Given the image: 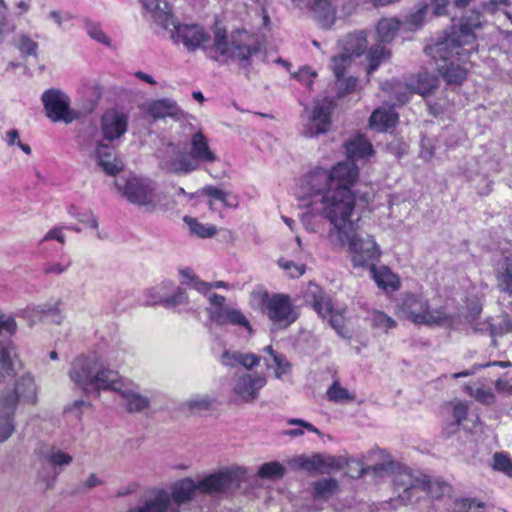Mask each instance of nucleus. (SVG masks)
Instances as JSON below:
<instances>
[{
    "mask_svg": "<svg viewBox=\"0 0 512 512\" xmlns=\"http://www.w3.org/2000/svg\"><path fill=\"white\" fill-rule=\"evenodd\" d=\"M141 2L153 20L170 31L172 42L175 45H182L188 52L201 49L214 61L219 63L238 61L242 67H247L250 60L259 53L260 44L245 30L233 31L228 37L226 30L217 29L211 43L209 32L201 25L178 23L166 1L141 0Z\"/></svg>",
    "mask_w": 512,
    "mask_h": 512,
    "instance_id": "nucleus-1",
    "label": "nucleus"
},
{
    "mask_svg": "<svg viewBox=\"0 0 512 512\" xmlns=\"http://www.w3.org/2000/svg\"><path fill=\"white\" fill-rule=\"evenodd\" d=\"M330 176L325 173L316 174L306 184V191H312L313 209L328 217L331 229L329 241L337 247H346L348 251L366 256H378L379 246L368 234L357 233V223L353 220L355 196L345 186L333 194L323 192Z\"/></svg>",
    "mask_w": 512,
    "mask_h": 512,
    "instance_id": "nucleus-2",
    "label": "nucleus"
},
{
    "mask_svg": "<svg viewBox=\"0 0 512 512\" xmlns=\"http://www.w3.org/2000/svg\"><path fill=\"white\" fill-rule=\"evenodd\" d=\"M482 27L481 14L475 10L466 12L459 24L443 40L425 48L437 69L449 85H458L465 78L471 54L476 51V31Z\"/></svg>",
    "mask_w": 512,
    "mask_h": 512,
    "instance_id": "nucleus-3",
    "label": "nucleus"
},
{
    "mask_svg": "<svg viewBox=\"0 0 512 512\" xmlns=\"http://www.w3.org/2000/svg\"><path fill=\"white\" fill-rule=\"evenodd\" d=\"M320 173H325L330 176L326 187L323 189V192L327 194L335 193L342 186H345L348 191H351V187L357 181V169L348 162H339L333 166L331 170L316 168L301 178L297 185L295 194L301 202V206L307 208V211L301 214V222L305 229L310 232L317 231L321 217L328 220V217L324 213L317 212L313 209V193H311L312 191H306V184L308 181L313 176Z\"/></svg>",
    "mask_w": 512,
    "mask_h": 512,
    "instance_id": "nucleus-4",
    "label": "nucleus"
},
{
    "mask_svg": "<svg viewBox=\"0 0 512 512\" xmlns=\"http://www.w3.org/2000/svg\"><path fill=\"white\" fill-rule=\"evenodd\" d=\"M74 113L79 121L76 131V144L83 161L90 165L96 161V125L93 114L96 108L94 88H82Z\"/></svg>",
    "mask_w": 512,
    "mask_h": 512,
    "instance_id": "nucleus-5",
    "label": "nucleus"
},
{
    "mask_svg": "<svg viewBox=\"0 0 512 512\" xmlns=\"http://www.w3.org/2000/svg\"><path fill=\"white\" fill-rule=\"evenodd\" d=\"M38 387L34 376L27 372L15 382L14 390L0 392V442L6 441L14 431L13 414L18 401L35 405Z\"/></svg>",
    "mask_w": 512,
    "mask_h": 512,
    "instance_id": "nucleus-6",
    "label": "nucleus"
},
{
    "mask_svg": "<svg viewBox=\"0 0 512 512\" xmlns=\"http://www.w3.org/2000/svg\"><path fill=\"white\" fill-rule=\"evenodd\" d=\"M115 186L129 202L145 212L167 209L166 194L158 190L155 183L149 179L130 174L116 178Z\"/></svg>",
    "mask_w": 512,
    "mask_h": 512,
    "instance_id": "nucleus-7",
    "label": "nucleus"
},
{
    "mask_svg": "<svg viewBox=\"0 0 512 512\" xmlns=\"http://www.w3.org/2000/svg\"><path fill=\"white\" fill-rule=\"evenodd\" d=\"M394 485L397 489L403 488L399 498L404 504L416 503L425 496L439 499L450 489L446 482L432 480L427 475L413 477L409 472L399 473L394 478Z\"/></svg>",
    "mask_w": 512,
    "mask_h": 512,
    "instance_id": "nucleus-8",
    "label": "nucleus"
},
{
    "mask_svg": "<svg viewBox=\"0 0 512 512\" xmlns=\"http://www.w3.org/2000/svg\"><path fill=\"white\" fill-rule=\"evenodd\" d=\"M258 297L261 312L278 328L286 329L299 318V312L290 295L285 293L270 295L267 291H263L258 294Z\"/></svg>",
    "mask_w": 512,
    "mask_h": 512,
    "instance_id": "nucleus-9",
    "label": "nucleus"
},
{
    "mask_svg": "<svg viewBox=\"0 0 512 512\" xmlns=\"http://www.w3.org/2000/svg\"><path fill=\"white\" fill-rule=\"evenodd\" d=\"M396 315H403L416 325L433 326L440 324L444 317L430 308L429 300L422 294L407 292L396 306Z\"/></svg>",
    "mask_w": 512,
    "mask_h": 512,
    "instance_id": "nucleus-10",
    "label": "nucleus"
},
{
    "mask_svg": "<svg viewBox=\"0 0 512 512\" xmlns=\"http://www.w3.org/2000/svg\"><path fill=\"white\" fill-rule=\"evenodd\" d=\"M334 103L328 98L314 101L312 107H306L301 114V133L307 138L327 133L331 128V115Z\"/></svg>",
    "mask_w": 512,
    "mask_h": 512,
    "instance_id": "nucleus-11",
    "label": "nucleus"
},
{
    "mask_svg": "<svg viewBox=\"0 0 512 512\" xmlns=\"http://www.w3.org/2000/svg\"><path fill=\"white\" fill-rule=\"evenodd\" d=\"M41 100L48 119L52 122L71 124L76 121L70 97L62 90L51 88L43 92Z\"/></svg>",
    "mask_w": 512,
    "mask_h": 512,
    "instance_id": "nucleus-12",
    "label": "nucleus"
},
{
    "mask_svg": "<svg viewBox=\"0 0 512 512\" xmlns=\"http://www.w3.org/2000/svg\"><path fill=\"white\" fill-rule=\"evenodd\" d=\"M68 374L79 389L86 393L96 391V359L94 356L76 357L71 363Z\"/></svg>",
    "mask_w": 512,
    "mask_h": 512,
    "instance_id": "nucleus-13",
    "label": "nucleus"
},
{
    "mask_svg": "<svg viewBox=\"0 0 512 512\" xmlns=\"http://www.w3.org/2000/svg\"><path fill=\"white\" fill-rule=\"evenodd\" d=\"M187 152L195 171L213 165L220 160L217 152L210 146L209 139L201 130L191 134Z\"/></svg>",
    "mask_w": 512,
    "mask_h": 512,
    "instance_id": "nucleus-14",
    "label": "nucleus"
},
{
    "mask_svg": "<svg viewBox=\"0 0 512 512\" xmlns=\"http://www.w3.org/2000/svg\"><path fill=\"white\" fill-rule=\"evenodd\" d=\"M438 86V79L426 71L418 73L408 84L397 83L394 90V99L399 104L406 103L413 93L427 96Z\"/></svg>",
    "mask_w": 512,
    "mask_h": 512,
    "instance_id": "nucleus-15",
    "label": "nucleus"
},
{
    "mask_svg": "<svg viewBox=\"0 0 512 512\" xmlns=\"http://www.w3.org/2000/svg\"><path fill=\"white\" fill-rule=\"evenodd\" d=\"M159 166L162 170L175 174L186 175L195 171L188 152L174 143H168L160 152Z\"/></svg>",
    "mask_w": 512,
    "mask_h": 512,
    "instance_id": "nucleus-16",
    "label": "nucleus"
},
{
    "mask_svg": "<svg viewBox=\"0 0 512 512\" xmlns=\"http://www.w3.org/2000/svg\"><path fill=\"white\" fill-rule=\"evenodd\" d=\"M129 115L122 108L107 109L101 117L103 138L109 142L120 139L128 131Z\"/></svg>",
    "mask_w": 512,
    "mask_h": 512,
    "instance_id": "nucleus-17",
    "label": "nucleus"
},
{
    "mask_svg": "<svg viewBox=\"0 0 512 512\" xmlns=\"http://www.w3.org/2000/svg\"><path fill=\"white\" fill-rule=\"evenodd\" d=\"M300 9L308 10L324 28H330L336 21L335 0H292Z\"/></svg>",
    "mask_w": 512,
    "mask_h": 512,
    "instance_id": "nucleus-18",
    "label": "nucleus"
},
{
    "mask_svg": "<svg viewBox=\"0 0 512 512\" xmlns=\"http://www.w3.org/2000/svg\"><path fill=\"white\" fill-rule=\"evenodd\" d=\"M299 468L309 472L324 474L331 470H341L343 462L340 458L325 455L322 453H314L311 456L301 455L296 459Z\"/></svg>",
    "mask_w": 512,
    "mask_h": 512,
    "instance_id": "nucleus-19",
    "label": "nucleus"
},
{
    "mask_svg": "<svg viewBox=\"0 0 512 512\" xmlns=\"http://www.w3.org/2000/svg\"><path fill=\"white\" fill-rule=\"evenodd\" d=\"M173 283L170 281L162 282L158 287L152 288L148 291L146 304L157 305L161 304L164 307H176L186 301L185 291L178 287L171 295L167 292L172 288Z\"/></svg>",
    "mask_w": 512,
    "mask_h": 512,
    "instance_id": "nucleus-20",
    "label": "nucleus"
},
{
    "mask_svg": "<svg viewBox=\"0 0 512 512\" xmlns=\"http://www.w3.org/2000/svg\"><path fill=\"white\" fill-rule=\"evenodd\" d=\"M233 485H239L238 471H223L211 474L197 483L198 491L204 494L224 492Z\"/></svg>",
    "mask_w": 512,
    "mask_h": 512,
    "instance_id": "nucleus-21",
    "label": "nucleus"
},
{
    "mask_svg": "<svg viewBox=\"0 0 512 512\" xmlns=\"http://www.w3.org/2000/svg\"><path fill=\"white\" fill-rule=\"evenodd\" d=\"M209 318L212 322L217 325H234L245 328L249 333L253 331L252 326L244 315V313L238 309L231 308L229 306L213 307L208 310Z\"/></svg>",
    "mask_w": 512,
    "mask_h": 512,
    "instance_id": "nucleus-22",
    "label": "nucleus"
},
{
    "mask_svg": "<svg viewBox=\"0 0 512 512\" xmlns=\"http://www.w3.org/2000/svg\"><path fill=\"white\" fill-rule=\"evenodd\" d=\"M266 383V377L263 375L243 374L236 379L233 390L243 401L252 402Z\"/></svg>",
    "mask_w": 512,
    "mask_h": 512,
    "instance_id": "nucleus-23",
    "label": "nucleus"
},
{
    "mask_svg": "<svg viewBox=\"0 0 512 512\" xmlns=\"http://www.w3.org/2000/svg\"><path fill=\"white\" fill-rule=\"evenodd\" d=\"M352 57L349 54L342 53L340 55L334 56L331 59L330 67L333 71L336 84L341 94L350 92L355 89L357 80L354 77L345 78L346 70L351 65Z\"/></svg>",
    "mask_w": 512,
    "mask_h": 512,
    "instance_id": "nucleus-24",
    "label": "nucleus"
},
{
    "mask_svg": "<svg viewBox=\"0 0 512 512\" xmlns=\"http://www.w3.org/2000/svg\"><path fill=\"white\" fill-rule=\"evenodd\" d=\"M305 301L323 319L332 311V301L318 284L310 281L303 295Z\"/></svg>",
    "mask_w": 512,
    "mask_h": 512,
    "instance_id": "nucleus-25",
    "label": "nucleus"
},
{
    "mask_svg": "<svg viewBox=\"0 0 512 512\" xmlns=\"http://www.w3.org/2000/svg\"><path fill=\"white\" fill-rule=\"evenodd\" d=\"M372 279L377 284L378 288L384 291L395 292L401 286L400 277L393 273L392 270L385 265L377 266L372 264L369 268Z\"/></svg>",
    "mask_w": 512,
    "mask_h": 512,
    "instance_id": "nucleus-26",
    "label": "nucleus"
},
{
    "mask_svg": "<svg viewBox=\"0 0 512 512\" xmlns=\"http://www.w3.org/2000/svg\"><path fill=\"white\" fill-rule=\"evenodd\" d=\"M346 152L349 160L346 162L352 164L358 169V167L354 164L355 160L364 159L373 153L372 144L365 139L363 136L357 135L346 142L345 144ZM359 176V170H357V177Z\"/></svg>",
    "mask_w": 512,
    "mask_h": 512,
    "instance_id": "nucleus-27",
    "label": "nucleus"
},
{
    "mask_svg": "<svg viewBox=\"0 0 512 512\" xmlns=\"http://www.w3.org/2000/svg\"><path fill=\"white\" fill-rule=\"evenodd\" d=\"M398 121V114L393 107H380L373 111L370 116L369 124L372 129L384 132L395 126Z\"/></svg>",
    "mask_w": 512,
    "mask_h": 512,
    "instance_id": "nucleus-28",
    "label": "nucleus"
},
{
    "mask_svg": "<svg viewBox=\"0 0 512 512\" xmlns=\"http://www.w3.org/2000/svg\"><path fill=\"white\" fill-rule=\"evenodd\" d=\"M338 43L344 53L360 56L367 48V34L365 31L350 33Z\"/></svg>",
    "mask_w": 512,
    "mask_h": 512,
    "instance_id": "nucleus-29",
    "label": "nucleus"
},
{
    "mask_svg": "<svg viewBox=\"0 0 512 512\" xmlns=\"http://www.w3.org/2000/svg\"><path fill=\"white\" fill-rule=\"evenodd\" d=\"M147 111L154 119L177 117L180 114L176 102L168 98L153 101L149 104Z\"/></svg>",
    "mask_w": 512,
    "mask_h": 512,
    "instance_id": "nucleus-30",
    "label": "nucleus"
},
{
    "mask_svg": "<svg viewBox=\"0 0 512 512\" xmlns=\"http://www.w3.org/2000/svg\"><path fill=\"white\" fill-rule=\"evenodd\" d=\"M198 491L197 483L190 478H185L177 482L172 487V499L177 504H183L193 499Z\"/></svg>",
    "mask_w": 512,
    "mask_h": 512,
    "instance_id": "nucleus-31",
    "label": "nucleus"
},
{
    "mask_svg": "<svg viewBox=\"0 0 512 512\" xmlns=\"http://www.w3.org/2000/svg\"><path fill=\"white\" fill-rule=\"evenodd\" d=\"M0 365L7 375H11L21 368L16 348L11 342L3 344L0 347Z\"/></svg>",
    "mask_w": 512,
    "mask_h": 512,
    "instance_id": "nucleus-32",
    "label": "nucleus"
},
{
    "mask_svg": "<svg viewBox=\"0 0 512 512\" xmlns=\"http://www.w3.org/2000/svg\"><path fill=\"white\" fill-rule=\"evenodd\" d=\"M401 22L397 18H382L376 25L377 39L380 43L391 42L397 34Z\"/></svg>",
    "mask_w": 512,
    "mask_h": 512,
    "instance_id": "nucleus-33",
    "label": "nucleus"
},
{
    "mask_svg": "<svg viewBox=\"0 0 512 512\" xmlns=\"http://www.w3.org/2000/svg\"><path fill=\"white\" fill-rule=\"evenodd\" d=\"M463 391L484 405H491L495 402V395L490 387L480 383L466 384Z\"/></svg>",
    "mask_w": 512,
    "mask_h": 512,
    "instance_id": "nucleus-34",
    "label": "nucleus"
},
{
    "mask_svg": "<svg viewBox=\"0 0 512 512\" xmlns=\"http://www.w3.org/2000/svg\"><path fill=\"white\" fill-rule=\"evenodd\" d=\"M326 397L330 402L343 404L355 401L356 394L344 388L339 380H334L326 391Z\"/></svg>",
    "mask_w": 512,
    "mask_h": 512,
    "instance_id": "nucleus-35",
    "label": "nucleus"
},
{
    "mask_svg": "<svg viewBox=\"0 0 512 512\" xmlns=\"http://www.w3.org/2000/svg\"><path fill=\"white\" fill-rule=\"evenodd\" d=\"M126 401L125 407L128 412H141L149 407V399L136 392L130 390H122L119 392Z\"/></svg>",
    "mask_w": 512,
    "mask_h": 512,
    "instance_id": "nucleus-36",
    "label": "nucleus"
},
{
    "mask_svg": "<svg viewBox=\"0 0 512 512\" xmlns=\"http://www.w3.org/2000/svg\"><path fill=\"white\" fill-rule=\"evenodd\" d=\"M98 166H101L108 175H116L123 169L122 160L111 152L102 153L98 144Z\"/></svg>",
    "mask_w": 512,
    "mask_h": 512,
    "instance_id": "nucleus-37",
    "label": "nucleus"
},
{
    "mask_svg": "<svg viewBox=\"0 0 512 512\" xmlns=\"http://www.w3.org/2000/svg\"><path fill=\"white\" fill-rule=\"evenodd\" d=\"M123 383L119 380L116 371L98 368V391L100 389H110L120 392Z\"/></svg>",
    "mask_w": 512,
    "mask_h": 512,
    "instance_id": "nucleus-38",
    "label": "nucleus"
},
{
    "mask_svg": "<svg viewBox=\"0 0 512 512\" xmlns=\"http://www.w3.org/2000/svg\"><path fill=\"white\" fill-rule=\"evenodd\" d=\"M339 484L338 481L334 478H325L316 481L313 484V497L314 498H322L329 499L332 497L338 490Z\"/></svg>",
    "mask_w": 512,
    "mask_h": 512,
    "instance_id": "nucleus-39",
    "label": "nucleus"
},
{
    "mask_svg": "<svg viewBox=\"0 0 512 512\" xmlns=\"http://www.w3.org/2000/svg\"><path fill=\"white\" fill-rule=\"evenodd\" d=\"M183 220L188 226L190 233L197 237L209 238L217 232L215 225L201 223L196 218L185 216Z\"/></svg>",
    "mask_w": 512,
    "mask_h": 512,
    "instance_id": "nucleus-40",
    "label": "nucleus"
},
{
    "mask_svg": "<svg viewBox=\"0 0 512 512\" xmlns=\"http://www.w3.org/2000/svg\"><path fill=\"white\" fill-rule=\"evenodd\" d=\"M368 74L373 73L378 66L390 57V51L382 43L373 46L368 52Z\"/></svg>",
    "mask_w": 512,
    "mask_h": 512,
    "instance_id": "nucleus-41",
    "label": "nucleus"
},
{
    "mask_svg": "<svg viewBox=\"0 0 512 512\" xmlns=\"http://www.w3.org/2000/svg\"><path fill=\"white\" fill-rule=\"evenodd\" d=\"M490 466L494 471L500 472L507 477H512V458L508 452H495Z\"/></svg>",
    "mask_w": 512,
    "mask_h": 512,
    "instance_id": "nucleus-42",
    "label": "nucleus"
},
{
    "mask_svg": "<svg viewBox=\"0 0 512 512\" xmlns=\"http://www.w3.org/2000/svg\"><path fill=\"white\" fill-rule=\"evenodd\" d=\"M33 313L35 316L39 317V319L50 318L52 322L57 324L61 323L63 318L59 310V301L40 304L33 309Z\"/></svg>",
    "mask_w": 512,
    "mask_h": 512,
    "instance_id": "nucleus-43",
    "label": "nucleus"
},
{
    "mask_svg": "<svg viewBox=\"0 0 512 512\" xmlns=\"http://www.w3.org/2000/svg\"><path fill=\"white\" fill-rule=\"evenodd\" d=\"M43 459L54 468H62L72 462V457L60 449L51 448L43 455Z\"/></svg>",
    "mask_w": 512,
    "mask_h": 512,
    "instance_id": "nucleus-44",
    "label": "nucleus"
},
{
    "mask_svg": "<svg viewBox=\"0 0 512 512\" xmlns=\"http://www.w3.org/2000/svg\"><path fill=\"white\" fill-rule=\"evenodd\" d=\"M500 290L512 295V259L505 258L502 271L497 276Z\"/></svg>",
    "mask_w": 512,
    "mask_h": 512,
    "instance_id": "nucleus-45",
    "label": "nucleus"
},
{
    "mask_svg": "<svg viewBox=\"0 0 512 512\" xmlns=\"http://www.w3.org/2000/svg\"><path fill=\"white\" fill-rule=\"evenodd\" d=\"M285 474V467L278 461L266 462L258 470V476L262 479L282 478Z\"/></svg>",
    "mask_w": 512,
    "mask_h": 512,
    "instance_id": "nucleus-46",
    "label": "nucleus"
},
{
    "mask_svg": "<svg viewBox=\"0 0 512 512\" xmlns=\"http://www.w3.org/2000/svg\"><path fill=\"white\" fill-rule=\"evenodd\" d=\"M428 13V4L421 2L417 5L415 11L409 13L405 18V23L410 29H418L422 26Z\"/></svg>",
    "mask_w": 512,
    "mask_h": 512,
    "instance_id": "nucleus-47",
    "label": "nucleus"
},
{
    "mask_svg": "<svg viewBox=\"0 0 512 512\" xmlns=\"http://www.w3.org/2000/svg\"><path fill=\"white\" fill-rule=\"evenodd\" d=\"M170 504V498L164 491L159 493L154 499L147 501L143 508L146 512H166Z\"/></svg>",
    "mask_w": 512,
    "mask_h": 512,
    "instance_id": "nucleus-48",
    "label": "nucleus"
},
{
    "mask_svg": "<svg viewBox=\"0 0 512 512\" xmlns=\"http://www.w3.org/2000/svg\"><path fill=\"white\" fill-rule=\"evenodd\" d=\"M372 326L388 332L390 329L396 328L397 322L385 312L376 310L372 314Z\"/></svg>",
    "mask_w": 512,
    "mask_h": 512,
    "instance_id": "nucleus-49",
    "label": "nucleus"
},
{
    "mask_svg": "<svg viewBox=\"0 0 512 512\" xmlns=\"http://www.w3.org/2000/svg\"><path fill=\"white\" fill-rule=\"evenodd\" d=\"M278 265L286 271L287 275L291 278H299L306 271V265L303 263H297L286 258H279Z\"/></svg>",
    "mask_w": 512,
    "mask_h": 512,
    "instance_id": "nucleus-50",
    "label": "nucleus"
},
{
    "mask_svg": "<svg viewBox=\"0 0 512 512\" xmlns=\"http://www.w3.org/2000/svg\"><path fill=\"white\" fill-rule=\"evenodd\" d=\"M16 46L24 56H36L38 44L28 36L19 35L16 40Z\"/></svg>",
    "mask_w": 512,
    "mask_h": 512,
    "instance_id": "nucleus-51",
    "label": "nucleus"
},
{
    "mask_svg": "<svg viewBox=\"0 0 512 512\" xmlns=\"http://www.w3.org/2000/svg\"><path fill=\"white\" fill-rule=\"evenodd\" d=\"M212 406V400L208 397L190 400L185 403V407L191 412H200L209 410Z\"/></svg>",
    "mask_w": 512,
    "mask_h": 512,
    "instance_id": "nucleus-52",
    "label": "nucleus"
},
{
    "mask_svg": "<svg viewBox=\"0 0 512 512\" xmlns=\"http://www.w3.org/2000/svg\"><path fill=\"white\" fill-rule=\"evenodd\" d=\"M6 142L8 145H17L25 154H31V148L29 145L24 144L20 140L19 132L16 129H11L6 133Z\"/></svg>",
    "mask_w": 512,
    "mask_h": 512,
    "instance_id": "nucleus-53",
    "label": "nucleus"
},
{
    "mask_svg": "<svg viewBox=\"0 0 512 512\" xmlns=\"http://www.w3.org/2000/svg\"><path fill=\"white\" fill-rule=\"evenodd\" d=\"M468 415V405L465 402H456L452 409L453 424L459 426Z\"/></svg>",
    "mask_w": 512,
    "mask_h": 512,
    "instance_id": "nucleus-54",
    "label": "nucleus"
},
{
    "mask_svg": "<svg viewBox=\"0 0 512 512\" xmlns=\"http://www.w3.org/2000/svg\"><path fill=\"white\" fill-rule=\"evenodd\" d=\"M235 360L246 367L247 369H252L260 363V356L253 353H238L234 356Z\"/></svg>",
    "mask_w": 512,
    "mask_h": 512,
    "instance_id": "nucleus-55",
    "label": "nucleus"
},
{
    "mask_svg": "<svg viewBox=\"0 0 512 512\" xmlns=\"http://www.w3.org/2000/svg\"><path fill=\"white\" fill-rule=\"evenodd\" d=\"M316 76L317 73L309 67H302L298 72L295 73V78L308 88L312 87L314 78Z\"/></svg>",
    "mask_w": 512,
    "mask_h": 512,
    "instance_id": "nucleus-56",
    "label": "nucleus"
},
{
    "mask_svg": "<svg viewBox=\"0 0 512 512\" xmlns=\"http://www.w3.org/2000/svg\"><path fill=\"white\" fill-rule=\"evenodd\" d=\"M275 363V375L280 378L282 375L287 374L290 371L291 365L283 355H274L273 359Z\"/></svg>",
    "mask_w": 512,
    "mask_h": 512,
    "instance_id": "nucleus-57",
    "label": "nucleus"
},
{
    "mask_svg": "<svg viewBox=\"0 0 512 512\" xmlns=\"http://www.w3.org/2000/svg\"><path fill=\"white\" fill-rule=\"evenodd\" d=\"M65 230H70L69 227H55L51 229L47 234L44 236L42 242H46L49 240H57L59 243L64 244L65 242Z\"/></svg>",
    "mask_w": 512,
    "mask_h": 512,
    "instance_id": "nucleus-58",
    "label": "nucleus"
},
{
    "mask_svg": "<svg viewBox=\"0 0 512 512\" xmlns=\"http://www.w3.org/2000/svg\"><path fill=\"white\" fill-rule=\"evenodd\" d=\"M349 466L348 474L352 478H360L366 473V468L363 466L361 461L353 460L351 462H347Z\"/></svg>",
    "mask_w": 512,
    "mask_h": 512,
    "instance_id": "nucleus-59",
    "label": "nucleus"
},
{
    "mask_svg": "<svg viewBox=\"0 0 512 512\" xmlns=\"http://www.w3.org/2000/svg\"><path fill=\"white\" fill-rule=\"evenodd\" d=\"M433 9V14L436 16H443L448 13V6L450 0H430Z\"/></svg>",
    "mask_w": 512,
    "mask_h": 512,
    "instance_id": "nucleus-60",
    "label": "nucleus"
},
{
    "mask_svg": "<svg viewBox=\"0 0 512 512\" xmlns=\"http://www.w3.org/2000/svg\"><path fill=\"white\" fill-rule=\"evenodd\" d=\"M358 4L355 0H343L339 12V18H346L354 13Z\"/></svg>",
    "mask_w": 512,
    "mask_h": 512,
    "instance_id": "nucleus-61",
    "label": "nucleus"
},
{
    "mask_svg": "<svg viewBox=\"0 0 512 512\" xmlns=\"http://www.w3.org/2000/svg\"><path fill=\"white\" fill-rule=\"evenodd\" d=\"M203 192L205 195L215 199V200H218V201H221V202H225L226 201V196L227 194L215 187V186H206L204 189H203Z\"/></svg>",
    "mask_w": 512,
    "mask_h": 512,
    "instance_id": "nucleus-62",
    "label": "nucleus"
},
{
    "mask_svg": "<svg viewBox=\"0 0 512 512\" xmlns=\"http://www.w3.org/2000/svg\"><path fill=\"white\" fill-rule=\"evenodd\" d=\"M329 317V322L331 324V326L338 332L340 333V330L343 328V316L338 313L337 311L334 310V308L332 307V311L330 314H328Z\"/></svg>",
    "mask_w": 512,
    "mask_h": 512,
    "instance_id": "nucleus-63",
    "label": "nucleus"
},
{
    "mask_svg": "<svg viewBox=\"0 0 512 512\" xmlns=\"http://www.w3.org/2000/svg\"><path fill=\"white\" fill-rule=\"evenodd\" d=\"M3 330L13 333L16 330V322L13 318L0 314V332Z\"/></svg>",
    "mask_w": 512,
    "mask_h": 512,
    "instance_id": "nucleus-64",
    "label": "nucleus"
}]
</instances>
